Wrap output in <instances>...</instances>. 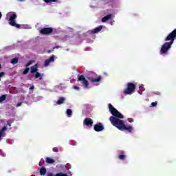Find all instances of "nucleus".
<instances>
[{
  "label": "nucleus",
  "mask_w": 176,
  "mask_h": 176,
  "mask_svg": "<svg viewBox=\"0 0 176 176\" xmlns=\"http://www.w3.org/2000/svg\"><path fill=\"white\" fill-rule=\"evenodd\" d=\"M109 109L113 115V116H111L109 118V120L113 126L118 129V130H120L121 131H128L129 133L133 132V126L131 125H129L128 126H126V124H124V122L120 119H123L124 116H123V114H122L118 109H116L113 106H112V104H109Z\"/></svg>",
  "instance_id": "nucleus-1"
},
{
  "label": "nucleus",
  "mask_w": 176,
  "mask_h": 176,
  "mask_svg": "<svg viewBox=\"0 0 176 176\" xmlns=\"http://www.w3.org/2000/svg\"><path fill=\"white\" fill-rule=\"evenodd\" d=\"M176 38V29L172 31L165 38L166 41L164 43L160 50V54H167L168 53L169 49H171V46H173V43H174V41H175ZM170 41V42H167Z\"/></svg>",
  "instance_id": "nucleus-2"
},
{
  "label": "nucleus",
  "mask_w": 176,
  "mask_h": 176,
  "mask_svg": "<svg viewBox=\"0 0 176 176\" xmlns=\"http://www.w3.org/2000/svg\"><path fill=\"white\" fill-rule=\"evenodd\" d=\"M9 16V24L12 27H16V28H20L21 25L19 23H16V19H17V15L14 12H9L7 14Z\"/></svg>",
  "instance_id": "nucleus-3"
},
{
  "label": "nucleus",
  "mask_w": 176,
  "mask_h": 176,
  "mask_svg": "<svg viewBox=\"0 0 176 176\" xmlns=\"http://www.w3.org/2000/svg\"><path fill=\"white\" fill-rule=\"evenodd\" d=\"M137 85L133 82H128L126 85V88L124 90V94L130 95L133 94L135 91Z\"/></svg>",
  "instance_id": "nucleus-4"
},
{
  "label": "nucleus",
  "mask_w": 176,
  "mask_h": 176,
  "mask_svg": "<svg viewBox=\"0 0 176 176\" xmlns=\"http://www.w3.org/2000/svg\"><path fill=\"white\" fill-rule=\"evenodd\" d=\"M78 82H80L82 85H83L85 89H87L89 87V81L86 80V78H85L84 75H78Z\"/></svg>",
  "instance_id": "nucleus-5"
},
{
  "label": "nucleus",
  "mask_w": 176,
  "mask_h": 176,
  "mask_svg": "<svg viewBox=\"0 0 176 176\" xmlns=\"http://www.w3.org/2000/svg\"><path fill=\"white\" fill-rule=\"evenodd\" d=\"M53 33L52 28H44L40 30V34L42 35H50Z\"/></svg>",
  "instance_id": "nucleus-6"
},
{
  "label": "nucleus",
  "mask_w": 176,
  "mask_h": 176,
  "mask_svg": "<svg viewBox=\"0 0 176 176\" xmlns=\"http://www.w3.org/2000/svg\"><path fill=\"white\" fill-rule=\"evenodd\" d=\"M87 79H88L89 82H91V83H96L97 82H100L102 79V76H98V78H94L92 76H87Z\"/></svg>",
  "instance_id": "nucleus-7"
},
{
  "label": "nucleus",
  "mask_w": 176,
  "mask_h": 176,
  "mask_svg": "<svg viewBox=\"0 0 176 176\" xmlns=\"http://www.w3.org/2000/svg\"><path fill=\"white\" fill-rule=\"evenodd\" d=\"M94 130L97 132L102 131L104 130V125H102V123L99 122L94 125Z\"/></svg>",
  "instance_id": "nucleus-8"
},
{
  "label": "nucleus",
  "mask_w": 176,
  "mask_h": 176,
  "mask_svg": "<svg viewBox=\"0 0 176 176\" xmlns=\"http://www.w3.org/2000/svg\"><path fill=\"white\" fill-rule=\"evenodd\" d=\"M83 125L91 127L93 126V119L87 118L83 121Z\"/></svg>",
  "instance_id": "nucleus-9"
},
{
  "label": "nucleus",
  "mask_w": 176,
  "mask_h": 176,
  "mask_svg": "<svg viewBox=\"0 0 176 176\" xmlns=\"http://www.w3.org/2000/svg\"><path fill=\"white\" fill-rule=\"evenodd\" d=\"M50 63H54V55H52L49 59L45 60V67H49Z\"/></svg>",
  "instance_id": "nucleus-10"
},
{
  "label": "nucleus",
  "mask_w": 176,
  "mask_h": 176,
  "mask_svg": "<svg viewBox=\"0 0 176 176\" xmlns=\"http://www.w3.org/2000/svg\"><path fill=\"white\" fill-rule=\"evenodd\" d=\"M102 25H99L98 27L96 28L95 29L91 31V34H98L102 30Z\"/></svg>",
  "instance_id": "nucleus-11"
},
{
  "label": "nucleus",
  "mask_w": 176,
  "mask_h": 176,
  "mask_svg": "<svg viewBox=\"0 0 176 176\" xmlns=\"http://www.w3.org/2000/svg\"><path fill=\"white\" fill-rule=\"evenodd\" d=\"M112 19V14H109L106 15L102 19V23H107L108 20H111Z\"/></svg>",
  "instance_id": "nucleus-12"
},
{
  "label": "nucleus",
  "mask_w": 176,
  "mask_h": 176,
  "mask_svg": "<svg viewBox=\"0 0 176 176\" xmlns=\"http://www.w3.org/2000/svg\"><path fill=\"white\" fill-rule=\"evenodd\" d=\"M36 72H38V64H36L30 67L31 74H36Z\"/></svg>",
  "instance_id": "nucleus-13"
},
{
  "label": "nucleus",
  "mask_w": 176,
  "mask_h": 176,
  "mask_svg": "<svg viewBox=\"0 0 176 176\" xmlns=\"http://www.w3.org/2000/svg\"><path fill=\"white\" fill-rule=\"evenodd\" d=\"M65 101V98L60 97L59 98V100H57L56 104L57 105H61V104H64Z\"/></svg>",
  "instance_id": "nucleus-14"
},
{
  "label": "nucleus",
  "mask_w": 176,
  "mask_h": 176,
  "mask_svg": "<svg viewBox=\"0 0 176 176\" xmlns=\"http://www.w3.org/2000/svg\"><path fill=\"white\" fill-rule=\"evenodd\" d=\"M120 155H118V159L120 160H124L126 159V154H124V151L120 152Z\"/></svg>",
  "instance_id": "nucleus-15"
},
{
  "label": "nucleus",
  "mask_w": 176,
  "mask_h": 176,
  "mask_svg": "<svg viewBox=\"0 0 176 176\" xmlns=\"http://www.w3.org/2000/svg\"><path fill=\"white\" fill-rule=\"evenodd\" d=\"M46 163H47L48 164H53V163H55L56 161L49 157H46L45 160Z\"/></svg>",
  "instance_id": "nucleus-16"
},
{
  "label": "nucleus",
  "mask_w": 176,
  "mask_h": 176,
  "mask_svg": "<svg viewBox=\"0 0 176 176\" xmlns=\"http://www.w3.org/2000/svg\"><path fill=\"white\" fill-rule=\"evenodd\" d=\"M46 174V168L45 166H42L40 169V175H45Z\"/></svg>",
  "instance_id": "nucleus-17"
},
{
  "label": "nucleus",
  "mask_w": 176,
  "mask_h": 176,
  "mask_svg": "<svg viewBox=\"0 0 176 176\" xmlns=\"http://www.w3.org/2000/svg\"><path fill=\"white\" fill-rule=\"evenodd\" d=\"M66 113L69 118H71V116H72V110L71 109H67Z\"/></svg>",
  "instance_id": "nucleus-18"
},
{
  "label": "nucleus",
  "mask_w": 176,
  "mask_h": 176,
  "mask_svg": "<svg viewBox=\"0 0 176 176\" xmlns=\"http://www.w3.org/2000/svg\"><path fill=\"white\" fill-rule=\"evenodd\" d=\"M17 63H19V58H14L11 60V64H13L14 65V64H17Z\"/></svg>",
  "instance_id": "nucleus-19"
},
{
  "label": "nucleus",
  "mask_w": 176,
  "mask_h": 176,
  "mask_svg": "<svg viewBox=\"0 0 176 176\" xmlns=\"http://www.w3.org/2000/svg\"><path fill=\"white\" fill-rule=\"evenodd\" d=\"M41 76V73L36 72L35 74V79H38V78H39V80H42V77Z\"/></svg>",
  "instance_id": "nucleus-20"
},
{
  "label": "nucleus",
  "mask_w": 176,
  "mask_h": 176,
  "mask_svg": "<svg viewBox=\"0 0 176 176\" xmlns=\"http://www.w3.org/2000/svg\"><path fill=\"white\" fill-rule=\"evenodd\" d=\"M6 100V95H2L0 96V102H3Z\"/></svg>",
  "instance_id": "nucleus-21"
},
{
  "label": "nucleus",
  "mask_w": 176,
  "mask_h": 176,
  "mask_svg": "<svg viewBox=\"0 0 176 176\" xmlns=\"http://www.w3.org/2000/svg\"><path fill=\"white\" fill-rule=\"evenodd\" d=\"M30 72V67H26L23 72V75H27Z\"/></svg>",
  "instance_id": "nucleus-22"
},
{
  "label": "nucleus",
  "mask_w": 176,
  "mask_h": 176,
  "mask_svg": "<svg viewBox=\"0 0 176 176\" xmlns=\"http://www.w3.org/2000/svg\"><path fill=\"white\" fill-rule=\"evenodd\" d=\"M45 3L49 4L52 3V2H57L58 0H43Z\"/></svg>",
  "instance_id": "nucleus-23"
},
{
  "label": "nucleus",
  "mask_w": 176,
  "mask_h": 176,
  "mask_svg": "<svg viewBox=\"0 0 176 176\" xmlns=\"http://www.w3.org/2000/svg\"><path fill=\"white\" fill-rule=\"evenodd\" d=\"M32 63H34L33 60H29V61L28 62V63L25 65V67H26L27 68H28V67H30V65H31L32 64Z\"/></svg>",
  "instance_id": "nucleus-24"
},
{
  "label": "nucleus",
  "mask_w": 176,
  "mask_h": 176,
  "mask_svg": "<svg viewBox=\"0 0 176 176\" xmlns=\"http://www.w3.org/2000/svg\"><path fill=\"white\" fill-rule=\"evenodd\" d=\"M7 123H8V126L10 127V126H12V123H13V120H8L7 121Z\"/></svg>",
  "instance_id": "nucleus-25"
},
{
  "label": "nucleus",
  "mask_w": 176,
  "mask_h": 176,
  "mask_svg": "<svg viewBox=\"0 0 176 176\" xmlns=\"http://www.w3.org/2000/svg\"><path fill=\"white\" fill-rule=\"evenodd\" d=\"M52 151H53V152H56V153L60 152V150L58 149V147H54Z\"/></svg>",
  "instance_id": "nucleus-26"
},
{
  "label": "nucleus",
  "mask_w": 176,
  "mask_h": 176,
  "mask_svg": "<svg viewBox=\"0 0 176 176\" xmlns=\"http://www.w3.org/2000/svg\"><path fill=\"white\" fill-rule=\"evenodd\" d=\"M56 176H68L67 174H64L63 173H56Z\"/></svg>",
  "instance_id": "nucleus-27"
},
{
  "label": "nucleus",
  "mask_w": 176,
  "mask_h": 176,
  "mask_svg": "<svg viewBox=\"0 0 176 176\" xmlns=\"http://www.w3.org/2000/svg\"><path fill=\"white\" fill-rule=\"evenodd\" d=\"M7 129L8 128L6 126H3L0 131L1 134L2 135V133H3V131H6Z\"/></svg>",
  "instance_id": "nucleus-28"
},
{
  "label": "nucleus",
  "mask_w": 176,
  "mask_h": 176,
  "mask_svg": "<svg viewBox=\"0 0 176 176\" xmlns=\"http://www.w3.org/2000/svg\"><path fill=\"white\" fill-rule=\"evenodd\" d=\"M151 107H157V102H152Z\"/></svg>",
  "instance_id": "nucleus-29"
},
{
  "label": "nucleus",
  "mask_w": 176,
  "mask_h": 176,
  "mask_svg": "<svg viewBox=\"0 0 176 176\" xmlns=\"http://www.w3.org/2000/svg\"><path fill=\"white\" fill-rule=\"evenodd\" d=\"M73 88L75 89V90H80V88L79 87L76 86V85H74Z\"/></svg>",
  "instance_id": "nucleus-30"
},
{
  "label": "nucleus",
  "mask_w": 176,
  "mask_h": 176,
  "mask_svg": "<svg viewBox=\"0 0 176 176\" xmlns=\"http://www.w3.org/2000/svg\"><path fill=\"white\" fill-rule=\"evenodd\" d=\"M139 89H140V90H141V91H144L145 90V89H144V87H142V86H140V87H139Z\"/></svg>",
  "instance_id": "nucleus-31"
},
{
  "label": "nucleus",
  "mask_w": 176,
  "mask_h": 176,
  "mask_svg": "<svg viewBox=\"0 0 176 176\" xmlns=\"http://www.w3.org/2000/svg\"><path fill=\"white\" fill-rule=\"evenodd\" d=\"M128 121L129 122V123H133V122H134V120H133L132 118H129Z\"/></svg>",
  "instance_id": "nucleus-32"
},
{
  "label": "nucleus",
  "mask_w": 176,
  "mask_h": 176,
  "mask_svg": "<svg viewBox=\"0 0 176 176\" xmlns=\"http://www.w3.org/2000/svg\"><path fill=\"white\" fill-rule=\"evenodd\" d=\"M5 76V72H0V78Z\"/></svg>",
  "instance_id": "nucleus-33"
},
{
  "label": "nucleus",
  "mask_w": 176,
  "mask_h": 176,
  "mask_svg": "<svg viewBox=\"0 0 176 176\" xmlns=\"http://www.w3.org/2000/svg\"><path fill=\"white\" fill-rule=\"evenodd\" d=\"M21 104H22L21 102L17 103L16 105V107L17 108L19 107H21Z\"/></svg>",
  "instance_id": "nucleus-34"
},
{
  "label": "nucleus",
  "mask_w": 176,
  "mask_h": 176,
  "mask_svg": "<svg viewBox=\"0 0 176 176\" xmlns=\"http://www.w3.org/2000/svg\"><path fill=\"white\" fill-rule=\"evenodd\" d=\"M47 176H56V175H54L52 173H50L47 174Z\"/></svg>",
  "instance_id": "nucleus-35"
},
{
  "label": "nucleus",
  "mask_w": 176,
  "mask_h": 176,
  "mask_svg": "<svg viewBox=\"0 0 176 176\" xmlns=\"http://www.w3.org/2000/svg\"><path fill=\"white\" fill-rule=\"evenodd\" d=\"M34 85H32V87H30V90H34Z\"/></svg>",
  "instance_id": "nucleus-36"
},
{
  "label": "nucleus",
  "mask_w": 176,
  "mask_h": 176,
  "mask_svg": "<svg viewBox=\"0 0 176 176\" xmlns=\"http://www.w3.org/2000/svg\"><path fill=\"white\" fill-rule=\"evenodd\" d=\"M58 47H58V46L54 47L53 48V50H52V52H53V50H54V49H58Z\"/></svg>",
  "instance_id": "nucleus-37"
},
{
  "label": "nucleus",
  "mask_w": 176,
  "mask_h": 176,
  "mask_svg": "<svg viewBox=\"0 0 176 176\" xmlns=\"http://www.w3.org/2000/svg\"><path fill=\"white\" fill-rule=\"evenodd\" d=\"M1 140H2V134L0 132V141H1Z\"/></svg>",
  "instance_id": "nucleus-38"
},
{
  "label": "nucleus",
  "mask_w": 176,
  "mask_h": 176,
  "mask_svg": "<svg viewBox=\"0 0 176 176\" xmlns=\"http://www.w3.org/2000/svg\"><path fill=\"white\" fill-rule=\"evenodd\" d=\"M155 94H157L158 96H160V92H156Z\"/></svg>",
  "instance_id": "nucleus-39"
},
{
  "label": "nucleus",
  "mask_w": 176,
  "mask_h": 176,
  "mask_svg": "<svg viewBox=\"0 0 176 176\" xmlns=\"http://www.w3.org/2000/svg\"><path fill=\"white\" fill-rule=\"evenodd\" d=\"M1 17H2V13L0 12V20H1Z\"/></svg>",
  "instance_id": "nucleus-40"
},
{
  "label": "nucleus",
  "mask_w": 176,
  "mask_h": 176,
  "mask_svg": "<svg viewBox=\"0 0 176 176\" xmlns=\"http://www.w3.org/2000/svg\"><path fill=\"white\" fill-rule=\"evenodd\" d=\"M38 166H42V162H39Z\"/></svg>",
  "instance_id": "nucleus-41"
},
{
  "label": "nucleus",
  "mask_w": 176,
  "mask_h": 176,
  "mask_svg": "<svg viewBox=\"0 0 176 176\" xmlns=\"http://www.w3.org/2000/svg\"><path fill=\"white\" fill-rule=\"evenodd\" d=\"M91 74H92L93 75H95L96 76H97V74H96V73L91 72Z\"/></svg>",
  "instance_id": "nucleus-42"
},
{
  "label": "nucleus",
  "mask_w": 176,
  "mask_h": 176,
  "mask_svg": "<svg viewBox=\"0 0 176 176\" xmlns=\"http://www.w3.org/2000/svg\"><path fill=\"white\" fill-rule=\"evenodd\" d=\"M20 2H24V0H18Z\"/></svg>",
  "instance_id": "nucleus-43"
},
{
  "label": "nucleus",
  "mask_w": 176,
  "mask_h": 176,
  "mask_svg": "<svg viewBox=\"0 0 176 176\" xmlns=\"http://www.w3.org/2000/svg\"><path fill=\"white\" fill-rule=\"evenodd\" d=\"M0 69H2V65L0 64Z\"/></svg>",
  "instance_id": "nucleus-44"
},
{
  "label": "nucleus",
  "mask_w": 176,
  "mask_h": 176,
  "mask_svg": "<svg viewBox=\"0 0 176 176\" xmlns=\"http://www.w3.org/2000/svg\"><path fill=\"white\" fill-rule=\"evenodd\" d=\"M48 53H52V51H48Z\"/></svg>",
  "instance_id": "nucleus-45"
},
{
  "label": "nucleus",
  "mask_w": 176,
  "mask_h": 176,
  "mask_svg": "<svg viewBox=\"0 0 176 176\" xmlns=\"http://www.w3.org/2000/svg\"><path fill=\"white\" fill-rule=\"evenodd\" d=\"M69 174H71V172L69 171Z\"/></svg>",
  "instance_id": "nucleus-46"
},
{
  "label": "nucleus",
  "mask_w": 176,
  "mask_h": 176,
  "mask_svg": "<svg viewBox=\"0 0 176 176\" xmlns=\"http://www.w3.org/2000/svg\"><path fill=\"white\" fill-rule=\"evenodd\" d=\"M0 81H1V78H0Z\"/></svg>",
  "instance_id": "nucleus-47"
}]
</instances>
